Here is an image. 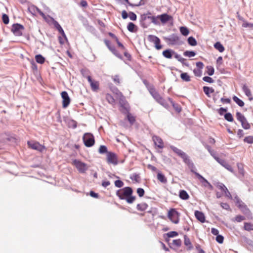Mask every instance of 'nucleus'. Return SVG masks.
Instances as JSON below:
<instances>
[{
	"instance_id": "22",
	"label": "nucleus",
	"mask_w": 253,
	"mask_h": 253,
	"mask_svg": "<svg viewBox=\"0 0 253 253\" xmlns=\"http://www.w3.org/2000/svg\"><path fill=\"white\" fill-rule=\"evenodd\" d=\"M86 79H87L88 82L90 84L91 89L93 91L95 92V80L93 79L90 75L87 76Z\"/></svg>"
},
{
	"instance_id": "14",
	"label": "nucleus",
	"mask_w": 253,
	"mask_h": 253,
	"mask_svg": "<svg viewBox=\"0 0 253 253\" xmlns=\"http://www.w3.org/2000/svg\"><path fill=\"white\" fill-rule=\"evenodd\" d=\"M150 92L156 100L160 104L165 106V102L158 92L153 88L150 89Z\"/></svg>"
},
{
	"instance_id": "23",
	"label": "nucleus",
	"mask_w": 253,
	"mask_h": 253,
	"mask_svg": "<svg viewBox=\"0 0 253 253\" xmlns=\"http://www.w3.org/2000/svg\"><path fill=\"white\" fill-rule=\"evenodd\" d=\"M179 197L183 200H187L189 196L188 193L185 190H180L179 192Z\"/></svg>"
},
{
	"instance_id": "13",
	"label": "nucleus",
	"mask_w": 253,
	"mask_h": 253,
	"mask_svg": "<svg viewBox=\"0 0 253 253\" xmlns=\"http://www.w3.org/2000/svg\"><path fill=\"white\" fill-rule=\"evenodd\" d=\"M28 11L33 16L36 15V12L38 13L40 16H45V13L38 7L34 4L28 7Z\"/></svg>"
},
{
	"instance_id": "9",
	"label": "nucleus",
	"mask_w": 253,
	"mask_h": 253,
	"mask_svg": "<svg viewBox=\"0 0 253 253\" xmlns=\"http://www.w3.org/2000/svg\"><path fill=\"white\" fill-rule=\"evenodd\" d=\"M237 120L241 123L242 127L245 129H248L250 128V125L248 123L245 116L240 112L236 113Z\"/></svg>"
},
{
	"instance_id": "31",
	"label": "nucleus",
	"mask_w": 253,
	"mask_h": 253,
	"mask_svg": "<svg viewBox=\"0 0 253 253\" xmlns=\"http://www.w3.org/2000/svg\"><path fill=\"white\" fill-rule=\"evenodd\" d=\"M172 51L170 49H168L163 52V55L167 58H171L172 57L171 54Z\"/></svg>"
},
{
	"instance_id": "17",
	"label": "nucleus",
	"mask_w": 253,
	"mask_h": 253,
	"mask_svg": "<svg viewBox=\"0 0 253 253\" xmlns=\"http://www.w3.org/2000/svg\"><path fill=\"white\" fill-rule=\"evenodd\" d=\"M214 159L216 161L219 163L222 166L224 167L226 169L231 171V172H234V170L231 166L227 162H226L224 160L220 159L219 158L217 157H214Z\"/></svg>"
},
{
	"instance_id": "47",
	"label": "nucleus",
	"mask_w": 253,
	"mask_h": 253,
	"mask_svg": "<svg viewBox=\"0 0 253 253\" xmlns=\"http://www.w3.org/2000/svg\"><path fill=\"white\" fill-rule=\"evenodd\" d=\"M195 52L192 51H186L184 52V55L189 57H192L195 55Z\"/></svg>"
},
{
	"instance_id": "43",
	"label": "nucleus",
	"mask_w": 253,
	"mask_h": 253,
	"mask_svg": "<svg viewBox=\"0 0 253 253\" xmlns=\"http://www.w3.org/2000/svg\"><path fill=\"white\" fill-rule=\"evenodd\" d=\"M245 219V217L243 216L238 215H237L234 219H232L233 221H237L238 222H241Z\"/></svg>"
},
{
	"instance_id": "44",
	"label": "nucleus",
	"mask_w": 253,
	"mask_h": 253,
	"mask_svg": "<svg viewBox=\"0 0 253 253\" xmlns=\"http://www.w3.org/2000/svg\"><path fill=\"white\" fill-rule=\"evenodd\" d=\"M157 178L159 181L163 183H166L167 182V179L165 176L160 173L158 174Z\"/></svg>"
},
{
	"instance_id": "52",
	"label": "nucleus",
	"mask_w": 253,
	"mask_h": 253,
	"mask_svg": "<svg viewBox=\"0 0 253 253\" xmlns=\"http://www.w3.org/2000/svg\"><path fill=\"white\" fill-rule=\"evenodd\" d=\"M127 118L131 124H132L135 122V118L129 113L127 114Z\"/></svg>"
},
{
	"instance_id": "42",
	"label": "nucleus",
	"mask_w": 253,
	"mask_h": 253,
	"mask_svg": "<svg viewBox=\"0 0 253 253\" xmlns=\"http://www.w3.org/2000/svg\"><path fill=\"white\" fill-rule=\"evenodd\" d=\"M127 28L129 31L134 32L135 31L136 26L133 23L130 22L128 23Z\"/></svg>"
},
{
	"instance_id": "35",
	"label": "nucleus",
	"mask_w": 253,
	"mask_h": 253,
	"mask_svg": "<svg viewBox=\"0 0 253 253\" xmlns=\"http://www.w3.org/2000/svg\"><path fill=\"white\" fill-rule=\"evenodd\" d=\"M98 152L101 154H104L105 153L107 154L108 151L107 147L104 145H101L98 149Z\"/></svg>"
},
{
	"instance_id": "11",
	"label": "nucleus",
	"mask_w": 253,
	"mask_h": 253,
	"mask_svg": "<svg viewBox=\"0 0 253 253\" xmlns=\"http://www.w3.org/2000/svg\"><path fill=\"white\" fill-rule=\"evenodd\" d=\"M170 148L176 153L179 156H180L184 161V162L186 164L190 163V160L188 158L187 155L181 150L175 147L174 146H171Z\"/></svg>"
},
{
	"instance_id": "2",
	"label": "nucleus",
	"mask_w": 253,
	"mask_h": 253,
	"mask_svg": "<svg viewBox=\"0 0 253 253\" xmlns=\"http://www.w3.org/2000/svg\"><path fill=\"white\" fill-rule=\"evenodd\" d=\"M27 144L29 148L41 153L43 152L44 150L46 149V147L44 145L41 144L37 141L28 140Z\"/></svg>"
},
{
	"instance_id": "10",
	"label": "nucleus",
	"mask_w": 253,
	"mask_h": 253,
	"mask_svg": "<svg viewBox=\"0 0 253 253\" xmlns=\"http://www.w3.org/2000/svg\"><path fill=\"white\" fill-rule=\"evenodd\" d=\"M179 214L175 209L170 210L168 212V217L174 224L179 222Z\"/></svg>"
},
{
	"instance_id": "62",
	"label": "nucleus",
	"mask_w": 253,
	"mask_h": 253,
	"mask_svg": "<svg viewBox=\"0 0 253 253\" xmlns=\"http://www.w3.org/2000/svg\"><path fill=\"white\" fill-rule=\"evenodd\" d=\"M126 201L128 203H132L135 200V197L133 196H131V195L126 198Z\"/></svg>"
},
{
	"instance_id": "36",
	"label": "nucleus",
	"mask_w": 253,
	"mask_h": 253,
	"mask_svg": "<svg viewBox=\"0 0 253 253\" xmlns=\"http://www.w3.org/2000/svg\"><path fill=\"white\" fill-rule=\"evenodd\" d=\"M108 48L110 49V50L116 56L120 58H122L121 55L118 53L117 51L116 50L115 48L112 46L111 45L108 47Z\"/></svg>"
},
{
	"instance_id": "20",
	"label": "nucleus",
	"mask_w": 253,
	"mask_h": 253,
	"mask_svg": "<svg viewBox=\"0 0 253 253\" xmlns=\"http://www.w3.org/2000/svg\"><path fill=\"white\" fill-rule=\"evenodd\" d=\"M195 216L197 220L202 223H204L206 221V218L204 214L200 211H195Z\"/></svg>"
},
{
	"instance_id": "56",
	"label": "nucleus",
	"mask_w": 253,
	"mask_h": 253,
	"mask_svg": "<svg viewBox=\"0 0 253 253\" xmlns=\"http://www.w3.org/2000/svg\"><path fill=\"white\" fill-rule=\"evenodd\" d=\"M234 200L239 208H241L243 206V203L237 196L235 197Z\"/></svg>"
},
{
	"instance_id": "19",
	"label": "nucleus",
	"mask_w": 253,
	"mask_h": 253,
	"mask_svg": "<svg viewBox=\"0 0 253 253\" xmlns=\"http://www.w3.org/2000/svg\"><path fill=\"white\" fill-rule=\"evenodd\" d=\"M153 140L155 144L158 148H163L164 147V143L162 139L157 136H154L153 137Z\"/></svg>"
},
{
	"instance_id": "32",
	"label": "nucleus",
	"mask_w": 253,
	"mask_h": 253,
	"mask_svg": "<svg viewBox=\"0 0 253 253\" xmlns=\"http://www.w3.org/2000/svg\"><path fill=\"white\" fill-rule=\"evenodd\" d=\"M147 205L146 203H142L138 204L137 206V209L141 211H143L147 208Z\"/></svg>"
},
{
	"instance_id": "27",
	"label": "nucleus",
	"mask_w": 253,
	"mask_h": 253,
	"mask_svg": "<svg viewBox=\"0 0 253 253\" xmlns=\"http://www.w3.org/2000/svg\"><path fill=\"white\" fill-rule=\"evenodd\" d=\"M81 73L83 77L86 78L87 76H90V72L86 68H82L80 70Z\"/></svg>"
},
{
	"instance_id": "63",
	"label": "nucleus",
	"mask_w": 253,
	"mask_h": 253,
	"mask_svg": "<svg viewBox=\"0 0 253 253\" xmlns=\"http://www.w3.org/2000/svg\"><path fill=\"white\" fill-rule=\"evenodd\" d=\"M85 28L88 31L90 32V33H92L93 34H95V29L93 26L89 25Z\"/></svg>"
},
{
	"instance_id": "8",
	"label": "nucleus",
	"mask_w": 253,
	"mask_h": 253,
	"mask_svg": "<svg viewBox=\"0 0 253 253\" xmlns=\"http://www.w3.org/2000/svg\"><path fill=\"white\" fill-rule=\"evenodd\" d=\"M62 98V108L64 109L67 108L70 105L71 99L66 91H62L61 93Z\"/></svg>"
},
{
	"instance_id": "64",
	"label": "nucleus",
	"mask_w": 253,
	"mask_h": 253,
	"mask_svg": "<svg viewBox=\"0 0 253 253\" xmlns=\"http://www.w3.org/2000/svg\"><path fill=\"white\" fill-rule=\"evenodd\" d=\"M223 239H224L223 237L221 235H218L216 237V241L220 244H221L223 243Z\"/></svg>"
},
{
	"instance_id": "15",
	"label": "nucleus",
	"mask_w": 253,
	"mask_h": 253,
	"mask_svg": "<svg viewBox=\"0 0 253 253\" xmlns=\"http://www.w3.org/2000/svg\"><path fill=\"white\" fill-rule=\"evenodd\" d=\"M148 40L150 42H153L155 44L156 49H160L162 48V46L160 44V40L157 37L154 35H149L148 36Z\"/></svg>"
},
{
	"instance_id": "40",
	"label": "nucleus",
	"mask_w": 253,
	"mask_h": 253,
	"mask_svg": "<svg viewBox=\"0 0 253 253\" xmlns=\"http://www.w3.org/2000/svg\"><path fill=\"white\" fill-rule=\"evenodd\" d=\"M188 42L192 46H195L197 45V41L192 37H190L188 39Z\"/></svg>"
},
{
	"instance_id": "50",
	"label": "nucleus",
	"mask_w": 253,
	"mask_h": 253,
	"mask_svg": "<svg viewBox=\"0 0 253 253\" xmlns=\"http://www.w3.org/2000/svg\"><path fill=\"white\" fill-rule=\"evenodd\" d=\"M222 191L224 192L225 196H226L227 197H228L231 199L232 198L230 193L229 192V190H228V189L227 188V187L226 186L225 187L224 189L222 190Z\"/></svg>"
},
{
	"instance_id": "58",
	"label": "nucleus",
	"mask_w": 253,
	"mask_h": 253,
	"mask_svg": "<svg viewBox=\"0 0 253 253\" xmlns=\"http://www.w3.org/2000/svg\"><path fill=\"white\" fill-rule=\"evenodd\" d=\"M128 17L131 20L135 21L136 19V15L132 12H130L128 13Z\"/></svg>"
},
{
	"instance_id": "49",
	"label": "nucleus",
	"mask_w": 253,
	"mask_h": 253,
	"mask_svg": "<svg viewBox=\"0 0 253 253\" xmlns=\"http://www.w3.org/2000/svg\"><path fill=\"white\" fill-rule=\"evenodd\" d=\"M166 235L169 238H172L177 236L178 233L176 231H170L167 233Z\"/></svg>"
},
{
	"instance_id": "33",
	"label": "nucleus",
	"mask_w": 253,
	"mask_h": 253,
	"mask_svg": "<svg viewBox=\"0 0 253 253\" xmlns=\"http://www.w3.org/2000/svg\"><path fill=\"white\" fill-rule=\"evenodd\" d=\"M184 244L188 247L189 250L191 249L193 247L190 239L186 235L184 236Z\"/></svg>"
},
{
	"instance_id": "6",
	"label": "nucleus",
	"mask_w": 253,
	"mask_h": 253,
	"mask_svg": "<svg viewBox=\"0 0 253 253\" xmlns=\"http://www.w3.org/2000/svg\"><path fill=\"white\" fill-rule=\"evenodd\" d=\"M4 134L6 136L5 139L10 142L12 145H18L20 141L19 136L9 131H5Z\"/></svg>"
},
{
	"instance_id": "61",
	"label": "nucleus",
	"mask_w": 253,
	"mask_h": 253,
	"mask_svg": "<svg viewBox=\"0 0 253 253\" xmlns=\"http://www.w3.org/2000/svg\"><path fill=\"white\" fill-rule=\"evenodd\" d=\"M159 18L158 15L157 16H153L152 18V22L155 24H159Z\"/></svg>"
},
{
	"instance_id": "46",
	"label": "nucleus",
	"mask_w": 253,
	"mask_h": 253,
	"mask_svg": "<svg viewBox=\"0 0 253 253\" xmlns=\"http://www.w3.org/2000/svg\"><path fill=\"white\" fill-rule=\"evenodd\" d=\"M106 98L108 102L110 104H113L115 102L114 98L109 94H106Z\"/></svg>"
},
{
	"instance_id": "5",
	"label": "nucleus",
	"mask_w": 253,
	"mask_h": 253,
	"mask_svg": "<svg viewBox=\"0 0 253 253\" xmlns=\"http://www.w3.org/2000/svg\"><path fill=\"white\" fill-rule=\"evenodd\" d=\"M72 165H74L79 172L81 173H84L87 169L86 164L79 159H74L72 160Z\"/></svg>"
},
{
	"instance_id": "53",
	"label": "nucleus",
	"mask_w": 253,
	"mask_h": 253,
	"mask_svg": "<svg viewBox=\"0 0 253 253\" xmlns=\"http://www.w3.org/2000/svg\"><path fill=\"white\" fill-rule=\"evenodd\" d=\"M172 244L175 247H179L181 245V241L180 239L173 240L172 241Z\"/></svg>"
},
{
	"instance_id": "7",
	"label": "nucleus",
	"mask_w": 253,
	"mask_h": 253,
	"mask_svg": "<svg viewBox=\"0 0 253 253\" xmlns=\"http://www.w3.org/2000/svg\"><path fill=\"white\" fill-rule=\"evenodd\" d=\"M132 190L129 187H125L118 191L117 194L121 199H125L126 197L131 195Z\"/></svg>"
},
{
	"instance_id": "25",
	"label": "nucleus",
	"mask_w": 253,
	"mask_h": 253,
	"mask_svg": "<svg viewBox=\"0 0 253 253\" xmlns=\"http://www.w3.org/2000/svg\"><path fill=\"white\" fill-rule=\"evenodd\" d=\"M214 47L220 52H223L225 49L224 46L219 42H216L214 44Z\"/></svg>"
},
{
	"instance_id": "55",
	"label": "nucleus",
	"mask_w": 253,
	"mask_h": 253,
	"mask_svg": "<svg viewBox=\"0 0 253 253\" xmlns=\"http://www.w3.org/2000/svg\"><path fill=\"white\" fill-rule=\"evenodd\" d=\"M234 200L239 208H241L243 206V203L237 196L235 197Z\"/></svg>"
},
{
	"instance_id": "18",
	"label": "nucleus",
	"mask_w": 253,
	"mask_h": 253,
	"mask_svg": "<svg viewBox=\"0 0 253 253\" xmlns=\"http://www.w3.org/2000/svg\"><path fill=\"white\" fill-rule=\"evenodd\" d=\"M64 121L67 123L68 126L70 128L73 129L76 128L77 127V122L73 119H69L68 117L64 116L63 117Z\"/></svg>"
},
{
	"instance_id": "21",
	"label": "nucleus",
	"mask_w": 253,
	"mask_h": 253,
	"mask_svg": "<svg viewBox=\"0 0 253 253\" xmlns=\"http://www.w3.org/2000/svg\"><path fill=\"white\" fill-rule=\"evenodd\" d=\"M36 62L40 64H43L45 61V58L41 54H37L35 56Z\"/></svg>"
},
{
	"instance_id": "29",
	"label": "nucleus",
	"mask_w": 253,
	"mask_h": 253,
	"mask_svg": "<svg viewBox=\"0 0 253 253\" xmlns=\"http://www.w3.org/2000/svg\"><path fill=\"white\" fill-rule=\"evenodd\" d=\"M237 168L238 169L239 173L242 176L244 175L245 171L244 169V165L241 163H238L237 164Z\"/></svg>"
},
{
	"instance_id": "51",
	"label": "nucleus",
	"mask_w": 253,
	"mask_h": 253,
	"mask_svg": "<svg viewBox=\"0 0 253 253\" xmlns=\"http://www.w3.org/2000/svg\"><path fill=\"white\" fill-rule=\"evenodd\" d=\"M222 191L224 192L225 196H226L227 197H228L231 199L232 198L230 193L229 192V190H228V189L227 188V187L226 186L225 187L224 189L222 190Z\"/></svg>"
},
{
	"instance_id": "41",
	"label": "nucleus",
	"mask_w": 253,
	"mask_h": 253,
	"mask_svg": "<svg viewBox=\"0 0 253 253\" xmlns=\"http://www.w3.org/2000/svg\"><path fill=\"white\" fill-rule=\"evenodd\" d=\"M206 69H207V74L209 76L213 75V74H214V69L213 68V67H212L211 66H208L206 67Z\"/></svg>"
},
{
	"instance_id": "45",
	"label": "nucleus",
	"mask_w": 253,
	"mask_h": 253,
	"mask_svg": "<svg viewBox=\"0 0 253 253\" xmlns=\"http://www.w3.org/2000/svg\"><path fill=\"white\" fill-rule=\"evenodd\" d=\"M242 26L245 28H253V24L249 23L246 20L244 21L242 23Z\"/></svg>"
},
{
	"instance_id": "28",
	"label": "nucleus",
	"mask_w": 253,
	"mask_h": 253,
	"mask_svg": "<svg viewBox=\"0 0 253 253\" xmlns=\"http://www.w3.org/2000/svg\"><path fill=\"white\" fill-rule=\"evenodd\" d=\"M27 59L30 61L31 64V69L33 71L38 70V66L33 59H30L28 57L27 58Z\"/></svg>"
},
{
	"instance_id": "54",
	"label": "nucleus",
	"mask_w": 253,
	"mask_h": 253,
	"mask_svg": "<svg viewBox=\"0 0 253 253\" xmlns=\"http://www.w3.org/2000/svg\"><path fill=\"white\" fill-rule=\"evenodd\" d=\"M224 118L227 121L229 122H232L233 120V117L230 113H226L224 115Z\"/></svg>"
},
{
	"instance_id": "38",
	"label": "nucleus",
	"mask_w": 253,
	"mask_h": 253,
	"mask_svg": "<svg viewBox=\"0 0 253 253\" xmlns=\"http://www.w3.org/2000/svg\"><path fill=\"white\" fill-rule=\"evenodd\" d=\"M181 78L184 81L189 82L190 81V76L186 73H183L181 74Z\"/></svg>"
},
{
	"instance_id": "60",
	"label": "nucleus",
	"mask_w": 253,
	"mask_h": 253,
	"mask_svg": "<svg viewBox=\"0 0 253 253\" xmlns=\"http://www.w3.org/2000/svg\"><path fill=\"white\" fill-rule=\"evenodd\" d=\"M203 80L205 81V82H208V83H212L213 82V80L210 77H208V76H206V77H204L203 78Z\"/></svg>"
},
{
	"instance_id": "12",
	"label": "nucleus",
	"mask_w": 253,
	"mask_h": 253,
	"mask_svg": "<svg viewBox=\"0 0 253 253\" xmlns=\"http://www.w3.org/2000/svg\"><path fill=\"white\" fill-rule=\"evenodd\" d=\"M158 18H159V20L161 23L164 25L168 23H172L173 22V17L167 13L158 15Z\"/></svg>"
},
{
	"instance_id": "48",
	"label": "nucleus",
	"mask_w": 253,
	"mask_h": 253,
	"mask_svg": "<svg viewBox=\"0 0 253 253\" xmlns=\"http://www.w3.org/2000/svg\"><path fill=\"white\" fill-rule=\"evenodd\" d=\"M244 142H247L249 144L253 143V136H249L246 137L244 139Z\"/></svg>"
},
{
	"instance_id": "39",
	"label": "nucleus",
	"mask_w": 253,
	"mask_h": 253,
	"mask_svg": "<svg viewBox=\"0 0 253 253\" xmlns=\"http://www.w3.org/2000/svg\"><path fill=\"white\" fill-rule=\"evenodd\" d=\"M180 31L181 33L183 36H187L189 33L188 29L185 27H181L180 28Z\"/></svg>"
},
{
	"instance_id": "16",
	"label": "nucleus",
	"mask_w": 253,
	"mask_h": 253,
	"mask_svg": "<svg viewBox=\"0 0 253 253\" xmlns=\"http://www.w3.org/2000/svg\"><path fill=\"white\" fill-rule=\"evenodd\" d=\"M107 161L109 164L113 165H117L118 163V160L116 155L112 152H108L107 154Z\"/></svg>"
},
{
	"instance_id": "24",
	"label": "nucleus",
	"mask_w": 253,
	"mask_h": 253,
	"mask_svg": "<svg viewBox=\"0 0 253 253\" xmlns=\"http://www.w3.org/2000/svg\"><path fill=\"white\" fill-rule=\"evenodd\" d=\"M2 21L5 25H7L9 22V16L5 13H2L1 15Z\"/></svg>"
},
{
	"instance_id": "3",
	"label": "nucleus",
	"mask_w": 253,
	"mask_h": 253,
	"mask_svg": "<svg viewBox=\"0 0 253 253\" xmlns=\"http://www.w3.org/2000/svg\"><path fill=\"white\" fill-rule=\"evenodd\" d=\"M25 29L23 25L19 23H14L11 25V31L16 37H20L23 35V31Z\"/></svg>"
},
{
	"instance_id": "26",
	"label": "nucleus",
	"mask_w": 253,
	"mask_h": 253,
	"mask_svg": "<svg viewBox=\"0 0 253 253\" xmlns=\"http://www.w3.org/2000/svg\"><path fill=\"white\" fill-rule=\"evenodd\" d=\"M203 90L205 94L208 95L209 97L210 96V94L213 93L214 92V89L212 88L204 86L203 87Z\"/></svg>"
},
{
	"instance_id": "34",
	"label": "nucleus",
	"mask_w": 253,
	"mask_h": 253,
	"mask_svg": "<svg viewBox=\"0 0 253 253\" xmlns=\"http://www.w3.org/2000/svg\"><path fill=\"white\" fill-rule=\"evenodd\" d=\"M233 99L239 106L243 107L244 105V102L237 96H234Z\"/></svg>"
},
{
	"instance_id": "37",
	"label": "nucleus",
	"mask_w": 253,
	"mask_h": 253,
	"mask_svg": "<svg viewBox=\"0 0 253 253\" xmlns=\"http://www.w3.org/2000/svg\"><path fill=\"white\" fill-rule=\"evenodd\" d=\"M242 89L247 96H252V93L251 92V90L247 85H244L242 87Z\"/></svg>"
},
{
	"instance_id": "57",
	"label": "nucleus",
	"mask_w": 253,
	"mask_h": 253,
	"mask_svg": "<svg viewBox=\"0 0 253 253\" xmlns=\"http://www.w3.org/2000/svg\"><path fill=\"white\" fill-rule=\"evenodd\" d=\"M111 89L112 91L114 93H115L116 95H117L118 97L122 96L121 93L118 90V89L117 88L113 87V88H111Z\"/></svg>"
},
{
	"instance_id": "30",
	"label": "nucleus",
	"mask_w": 253,
	"mask_h": 253,
	"mask_svg": "<svg viewBox=\"0 0 253 253\" xmlns=\"http://www.w3.org/2000/svg\"><path fill=\"white\" fill-rule=\"evenodd\" d=\"M244 229L250 231L253 230V224L251 223L245 222L244 223Z\"/></svg>"
},
{
	"instance_id": "1",
	"label": "nucleus",
	"mask_w": 253,
	"mask_h": 253,
	"mask_svg": "<svg viewBox=\"0 0 253 253\" xmlns=\"http://www.w3.org/2000/svg\"><path fill=\"white\" fill-rule=\"evenodd\" d=\"M41 16L44 19V20L49 25H53L54 27L58 31L59 33L67 41V37L64 30L57 21H56L53 17L48 14L46 15L45 14V16Z\"/></svg>"
},
{
	"instance_id": "4",
	"label": "nucleus",
	"mask_w": 253,
	"mask_h": 253,
	"mask_svg": "<svg viewBox=\"0 0 253 253\" xmlns=\"http://www.w3.org/2000/svg\"><path fill=\"white\" fill-rule=\"evenodd\" d=\"M83 141L84 146L86 147H90L95 143L94 137L92 133L89 132H86L84 134Z\"/></svg>"
},
{
	"instance_id": "59",
	"label": "nucleus",
	"mask_w": 253,
	"mask_h": 253,
	"mask_svg": "<svg viewBox=\"0 0 253 253\" xmlns=\"http://www.w3.org/2000/svg\"><path fill=\"white\" fill-rule=\"evenodd\" d=\"M88 5L86 0H81L80 2V6L83 8H86Z\"/></svg>"
}]
</instances>
